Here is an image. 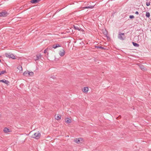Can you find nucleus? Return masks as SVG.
Returning <instances> with one entry per match:
<instances>
[{
    "label": "nucleus",
    "mask_w": 151,
    "mask_h": 151,
    "mask_svg": "<svg viewBox=\"0 0 151 151\" xmlns=\"http://www.w3.org/2000/svg\"><path fill=\"white\" fill-rule=\"evenodd\" d=\"M41 136V134L39 132H37L33 134L32 137L36 139H39Z\"/></svg>",
    "instance_id": "nucleus-1"
},
{
    "label": "nucleus",
    "mask_w": 151,
    "mask_h": 151,
    "mask_svg": "<svg viewBox=\"0 0 151 151\" xmlns=\"http://www.w3.org/2000/svg\"><path fill=\"white\" fill-rule=\"evenodd\" d=\"M95 6V5H94V6H90L83 7L82 8L83 9H88V8L93 9L94 8Z\"/></svg>",
    "instance_id": "nucleus-9"
},
{
    "label": "nucleus",
    "mask_w": 151,
    "mask_h": 151,
    "mask_svg": "<svg viewBox=\"0 0 151 151\" xmlns=\"http://www.w3.org/2000/svg\"><path fill=\"white\" fill-rule=\"evenodd\" d=\"M0 82L3 83L7 85H9V81L5 79L0 80Z\"/></svg>",
    "instance_id": "nucleus-7"
},
{
    "label": "nucleus",
    "mask_w": 151,
    "mask_h": 151,
    "mask_svg": "<svg viewBox=\"0 0 151 151\" xmlns=\"http://www.w3.org/2000/svg\"><path fill=\"white\" fill-rule=\"evenodd\" d=\"M147 1H148V0H146Z\"/></svg>",
    "instance_id": "nucleus-32"
},
{
    "label": "nucleus",
    "mask_w": 151,
    "mask_h": 151,
    "mask_svg": "<svg viewBox=\"0 0 151 151\" xmlns=\"http://www.w3.org/2000/svg\"><path fill=\"white\" fill-rule=\"evenodd\" d=\"M17 68L18 69H19L20 71H22V66L20 65H19L17 67Z\"/></svg>",
    "instance_id": "nucleus-21"
},
{
    "label": "nucleus",
    "mask_w": 151,
    "mask_h": 151,
    "mask_svg": "<svg viewBox=\"0 0 151 151\" xmlns=\"http://www.w3.org/2000/svg\"><path fill=\"white\" fill-rule=\"evenodd\" d=\"M132 44H133V45L134 46L136 47H138L139 46V44H137V43H135L134 42H132Z\"/></svg>",
    "instance_id": "nucleus-20"
},
{
    "label": "nucleus",
    "mask_w": 151,
    "mask_h": 151,
    "mask_svg": "<svg viewBox=\"0 0 151 151\" xmlns=\"http://www.w3.org/2000/svg\"><path fill=\"white\" fill-rule=\"evenodd\" d=\"M146 4V5L147 6H149L150 4V2H147Z\"/></svg>",
    "instance_id": "nucleus-26"
},
{
    "label": "nucleus",
    "mask_w": 151,
    "mask_h": 151,
    "mask_svg": "<svg viewBox=\"0 0 151 151\" xmlns=\"http://www.w3.org/2000/svg\"><path fill=\"white\" fill-rule=\"evenodd\" d=\"M95 47L96 48H101L102 49H104V48L103 47H102L100 45L96 46Z\"/></svg>",
    "instance_id": "nucleus-23"
},
{
    "label": "nucleus",
    "mask_w": 151,
    "mask_h": 151,
    "mask_svg": "<svg viewBox=\"0 0 151 151\" xmlns=\"http://www.w3.org/2000/svg\"><path fill=\"white\" fill-rule=\"evenodd\" d=\"M4 131L5 133H8L10 132V129L6 127H5L4 129Z\"/></svg>",
    "instance_id": "nucleus-11"
},
{
    "label": "nucleus",
    "mask_w": 151,
    "mask_h": 151,
    "mask_svg": "<svg viewBox=\"0 0 151 151\" xmlns=\"http://www.w3.org/2000/svg\"><path fill=\"white\" fill-rule=\"evenodd\" d=\"M74 27L75 29L79 31L81 30L83 31V30L81 28L79 27L78 26H74Z\"/></svg>",
    "instance_id": "nucleus-13"
},
{
    "label": "nucleus",
    "mask_w": 151,
    "mask_h": 151,
    "mask_svg": "<svg viewBox=\"0 0 151 151\" xmlns=\"http://www.w3.org/2000/svg\"><path fill=\"white\" fill-rule=\"evenodd\" d=\"M41 55L40 54L38 55H37L36 56L37 58L36 59H35V60L37 61L39 60L41 58Z\"/></svg>",
    "instance_id": "nucleus-12"
},
{
    "label": "nucleus",
    "mask_w": 151,
    "mask_h": 151,
    "mask_svg": "<svg viewBox=\"0 0 151 151\" xmlns=\"http://www.w3.org/2000/svg\"><path fill=\"white\" fill-rule=\"evenodd\" d=\"M6 56L9 58H11L12 59H15V57L14 54H10V53H6L5 54Z\"/></svg>",
    "instance_id": "nucleus-4"
},
{
    "label": "nucleus",
    "mask_w": 151,
    "mask_h": 151,
    "mask_svg": "<svg viewBox=\"0 0 151 151\" xmlns=\"http://www.w3.org/2000/svg\"><path fill=\"white\" fill-rule=\"evenodd\" d=\"M34 75V73L32 72H29L28 71V77L32 76Z\"/></svg>",
    "instance_id": "nucleus-17"
},
{
    "label": "nucleus",
    "mask_w": 151,
    "mask_h": 151,
    "mask_svg": "<svg viewBox=\"0 0 151 151\" xmlns=\"http://www.w3.org/2000/svg\"><path fill=\"white\" fill-rule=\"evenodd\" d=\"M59 54L61 56H63L65 55V51L63 49H62L59 52Z\"/></svg>",
    "instance_id": "nucleus-6"
},
{
    "label": "nucleus",
    "mask_w": 151,
    "mask_h": 151,
    "mask_svg": "<svg viewBox=\"0 0 151 151\" xmlns=\"http://www.w3.org/2000/svg\"><path fill=\"white\" fill-rule=\"evenodd\" d=\"M28 71H25L24 72L23 75L25 76L28 77Z\"/></svg>",
    "instance_id": "nucleus-18"
},
{
    "label": "nucleus",
    "mask_w": 151,
    "mask_h": 151,
    "mask_svg": "<svg viewBox=\"0 0 151 151\" xmlns=\"http://www.w3.org/2000/svg\"><path fill=\"white\" fill-rule=\"evenodd\" d=\"M61 46L59 44H57L53 45L52 47L53 48L55 49L57 47H60Z\"/></svg>",
    "instance_id": "nucleus-14"
},
{
    "label": "nucleus",
    "mask_w": 151,
    "mask_h": 151,
    "mask_svg": "<svg viewBox=\"0 0 151 151\" xmlns=\"http://www.w3.org/2000/svg\"><path fill=\"white\" fill-rule=\"evenodd\" d=\"M129 18L130 19H133L134 18V17L133 15H130L129 16Z\"/></svg>",
    "instance_id": "nucleus-27"
},
{
    "label": "nucleus",
    "mask_w": 151,
    "mask_h": 151,
    "mask_svg": "<svg viewBox=\"0 0 151 151\" xmlns=\"http://www.w3.org/2000/svg\"><path fill=\"white\" fill-rule=\"evenodd\" d=\"M0 62H1V60L0 59Z\"/></svg>",
    "instance_id": "nucleus-31"
},
{
    "label": "nucleus",
    "mask_w": 151,
    "mask_h": 151,
    "mask_svg": "<svg viewBox=\"0 0 151 151\" xmlns=\"http://www.w3.org/2000/svg\"><path fill=\"white\" fill-rule=\"evenodd\" d=\"M140 68L141 69L143 70H146V68L142 65H141L140 66Z\"/></svg>",
    "instance_id": "nucleus-19"
},
{
    "label": "nucleus",
    "mask_w": 151,
    "mask_h": 151,
    "mask_svg": "<svg viewBox=\"0 0 151 151\" xmlns=\"http://www.w3.org/2000/svg\"><path fill=\"white\" fill-rule=\"evenodd\" d=\"M148 151H151V149H149Z\"/></svg>",
    "instance_id": "nucleus-30"
},
{
    "label": "nucleus",
    "mask_w": 151,
    "mask_h": 151,
    "mask_svg": "<svg viewBox=\"0 0 151 151\" xmlns=\"http://www.w3.org/2000/svg\"><path fill=\"white\" fill-rule=\"evenodd\" d=\"M6 73V72L5 70H3L2 71H1L0 72V75H1L4 74L5 73Z\"/></svg>",
    "instance_id": "nucleus-24"
},
{
    "label": "nucleus",
    "mask_w": 151,
    "mask_h": 151,
    "mask_svg": "<svg viewBox=\"0 0 151 151\" xmlns=\"http://www.w3.org/2000/svg\"><path fill=\"white\" fill-rule=\"evenodd\" d=\"M65 122L68 123H70L71 122V120L69 118H66L65 119Z\"/></svg>",
    "instance_id": "nucleus-16"
},
{
    "label": "nucleus",
    "mask_w": 151,
    "mask_h": 151,
    "mask_svg": "<svg viewBox=\"0 0 151 151\" xmlns=\"http://www.w3.org/2000/svg\"><path fill=\"white\" fill-rule=\"evenodd\" d=\"M146 16L147 17L149 18L150 16V14L148 12H146Z\"/></svg>",
    "instance_id": "nucleus-22"
},
{
    "label": "nucleus",
    "mask_w": 151,
    "mask_h": 151,
    "mask_svg": "<svg viewBox=\"0 0 151 151\" xmlns=\"http://www.w3.org/2000/svg\"><path fill=\"white\" fill-rule=\"evenodd\" d=\"M40 0H32L30 2L33 4H36L39 2Z\"/></svg>",
    "instance_id": "nucleus-10"
},
{
    "label": "nucleus",
    "mask_w": 151,
    "mask_h": 151,
    "mask_svg": "<svg viewBox=\"0 0 151 151\" xmlns=\"http://www.w3.org/2000/svg\"><path fill=\"white\" fill-rule=\"evenodd\" d=\"M47 52V50L46 49H45V50H44V53H46Z\"/></svg>",
    "instance_id": "nucleus-28"
},
{
    "label": "nucleus",
    "mask_w": 151,
    "mask_h": 151,
    "mask_svg": "<svg viewBox=\"0 0 151 151\" xmlns=\"http://www.w3.org/2000/svg\"><path fill=\"white\" fill-rule=\"evenodd\" d=\"M88 88L87 87H85L84 88L83 91L84 93H87L88 91Z\"/></svg>",
    "instance_id": "nucleus-15"
},
{
    "label": "nucleus",
    "mask_w": 151,
    "mask_h": 151,
    "mask_svg": "<svg viewBox=\"0 0 151 151\" xmlns=\"http://www.w3.org/2000/svg\"><path fill=\"white\" fill-rule=\"evenodd\" d=\"M61 118V116L60 114H58L55 115V119L57 120H59Z\"/></svg>",
    "instance_id": "nucleus-8"
},
{
    "label": "nucleus",
    "mask_w": 151,
    "mask_h": 151,
    "mask_svg": "<svg viewBox=\"0 0 151 151\" xmlns=\"http://www.w3.org/2000/svg\"><path fill=\"white\" fill-rule=\"evenodd\" d=\"M135 14H139V12H138L137 11L135 12Z\"/></svg>",
    "instance_id": "nucleus-29"
},
{
    "label": "nucleus",
    "mask_w": 151,
    "mask_h": 151,
    "mask_svg": "<svg viewBox=\"0 0 151 151\" xmlns=\"http://www.w3.org/2000/svg\"><path fill=\"white\" fill-rule=\"evenodd\" d=\"M103 33L105 35H106V36L107 35V31H104L103 32Z\"/></svg>",
    "instance_id": "nucleus-25"
},
{
    "label": "nucleus",
    "mask_w": 151,
    "mask_h": 151,
    "mask_svg": "<svg viewBox=\"0 0 151 151\" xmlns=\"http://www.w3.org/2000/svg\"><path fill=\"white\" fill-rule=\"evenodd\" d=\"M74 142L78 144L82 143L83 142V140L82 138H78L75 139Z\"/></svg>",
    "instance_id": "nucleus-3"
},
{
    "label": "nucleus",
    "mask_w": 151,
    "mask_h": 151,
    "mask_svg": "<svg viewBox=\"0 0 151 151\" xmlns=\"http://www.w3.org/2000/svg\"><path fill=\"white\" fill-rule=\"evenodd\" d=\"M118 38L122 40H123L126 38V37L124 33H119L118 36Z\"/></svg>",
    "instance_id": "nucleus-2"
},
{
    "label": "nucleus",
    "mask_w": 151,
    "mask_h": 151,
    "mask_svg": "<svg viewBox=\"0 0 151 151\" xmlns=\"http://www.w3.org/2000/svg\"><path fill=\"white\" fill-rule=\"evenodd\" d=\"M8 15L7 13L6 12L4 11L0 13V17H5Z\"/></svg>",
    "instance_id": "nucleus-5"
}]
</instances>
